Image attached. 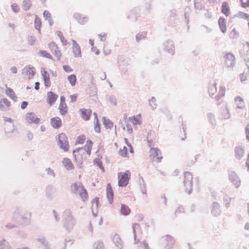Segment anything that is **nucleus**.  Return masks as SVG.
Returning <instances> with one entry per match:
<instances>
[{
  "mask_svg": "<svg viewBox=\"0 0 249 249\" xmlns=\"http://www.w3.org/2000/svg\"><path fill=\"white\" fill-rule=\"evenodd\" d=\"M93 142L90 140H88L87 141L86 144L84 147L77 148L73 151V155L74 157L75 161L78 163V164L81 165L82 163V158L79 155L75 154L76 152H78L79 154H84L86 152L87 154L89 155H90L91 150L92 147Z\"/></svg>",
  "mask_w": 249,
  "mask_h": 249,
  "instance_id": "nucleus-1",
  "label": "nucleus"
},
{
  "mask_svg": "<svg viewBox=\"0 0 249 249\" xmlns=\"http://www.w3.org/2000/svg\"><path fill=\"white\" fill-rule=\"evenodd\" d=\"M63 213L65 216L64 228L70 232L73 229L76 223V220L72 216L71 211L70 209H66Z\"/></svg>",
  "mask_w": 249,
  "mask_h": 249,
  "instance_id": "nucleus-2",
  "label": "nucleus"
},
{
  "mask_svg": "<svg viewBox=\"0 0 249 249\" xmlns=\"http://www.w3.org/2000/svg\"><path fill=\"white\" fill-rule=\"evenodd\" d=\"M118 68L122 76H128L130 74V63L128 58L121 57L118 60Z\"/></svg>",
  "mask_w": 249,
  "mask_h": 249,
  "instance_id": "nucleus-3",
  "label": "nucleus"
},
{
  "mask_svg": "<svg viewBox=\"0 0 249 249\" xmlns=\"http://www.w3.org/2000/svg\"><path fill=\"white\" fill-rule=\"evenodd\" d=\"M184 179L183 181L185 191L188 194H190L192 191L193 176L191 173L185 172L184 173Z\"/></svg>",
  "mask_w": 249,
  "mask_h": 249,
  "instance_id": "nucleus-4",
  "label": "nucleus"
},
{
  "mask_svg": "<svg viewBox=\"0 0 249 249\" xmlns=\"http://www.w3.org/2000/svg\"><path fill=\"white\" fill-rule=\"evenodd\" d=\"M4 121L9 123L5 124V132L6 136L9 138L14 136L16 134L13 120L7 117H4Z\"/></svg>",
  "mask_w": 249,
  "mask_h": 249,
  "instance_id": "nucleus-5",
  "label": "nucleus"
},
{
  "mask_svg": "<svg viewBox=\"0 0 249 249\" xmlns=\"http://www.w3.org/2000/svg\"><path fill=\"white\" fill-rule=\"evenodd\" d=\"M58 145L61 149L64 151H67L69 150V145L68 143V138L64 133L59 134L57 138Z\"/></svg>",
  "mask_w": 249,
  "mask_h": 249,
  "instance_id": "nucleus-6",
  "label": "nucleus"
},
{
  "mask_svg": "<svg viewBox=\"0 0 249 249\" xmlns=\"http://www.w3.org/2000/svg\"><path fill=\"white\" fill-rule=\"evenodd\" d=\"M120 175H122V176L119 180L118 185L120 187H125L127 185L130 178V172L127 170L123 173H119L118 174L119 178H120Z\"/></svg>",
  "mask_w": 249,
  "mask_h": 249,
  "instance_id": "nucleus-7",
  "label": "nucleus"
},
{
  "mask_svg": "<svg viewBox=\"0 0 249 249\" xmlns=\"http://www.w3.org/2000/svg\"><path fill=\"white\" fill-rule=\"evenodd\" d=\"M224 58L225 64L227 68H233L235 65V56L231 53H226Z\"/></svg>",
  "mask_w": 249,
  "mask_h": 249,
  "instance_id": "nucleus-8",
  "label": "nucleus"
},
{
  "mask_svg": "<svg viewBox=\"0 0 249 249\" xmlns=\"http://www.w3.org/2000/svg\"><path fill=\"white\" fill-rule=\"evenodd\" d=\"M164 50L171 55L175 53L174 42L172 40L168 39L165 41L163 44Z\"/></svg>",
  "mask_w": 249,
  "mask_h": 249,
  "instance_id": "nucleus-9",
  "label": "nucleus"
},
{
  "mask_svg": "<svg viewBox=\"0 0 249 249\" xmlns=\"http://www.w3.org/2000/svg\"><path fill=\"white\" fill-rule=\"evenodd\" d=\"M229 175L230 181L234 185L235 188H238L240 186L241 181L238 175L233 171H230Z\"/></svg>",
  "mask_w": 249,
  "mask_h": 249,
  "instance_id": "nucleus-10",
  "label": "nucleus"
},
{
  "mask_svg": "<svg viewBox=\"0 0 249 249\" xmlns=\"http://www.w3.org/2000/svg\"><path fill=\"white\" fill-rule=\"evenodd\" d=\"M48 46L53 54L57 57V60L59 61L61 56V53L57 45L54 42H52L49 44Z\"/></svg>",
  "mask_w": 249,
  "mask_h": 249,
  "instance_id": "nucleus-11",
  "label": "nucleus"
},
{
  "mask_svg": "<svg viewBox=\"0 0 249 249\" xmlns=\"http://www.w3.org/2000/svg\"><path fill=\"white\" fill-rule=\"evenodd\" d=\"M162 239L165 241L164 244H166L164 249H172L175 243V240L170 235H166Z\"/></svg>",
  "mask_w": 249,
  "mask_h": 249,
  "instance_id": "nucleus-12",
  "label": "nucleus"
},
{
  "mask_svg": "<svg viewBox=\"0 0 249 249\" xmlns=\"http://www.w3.org/2000/svg\"><path fill=\"white\" fill-rule=\"evenodd\" d=\"M71 41L72 43V53L74 57L75 58L81 57L82 54L80 46L75 40L72 39Z\"/></svg>",
  "mask_w": 249,
  "mask_h": 249,
  "instance_id": "nucleus-13",
  "label": "nucleus"
},
{
  "mask_svg": "<svg viewBox=\"0 0 249 249\" xmlns=\"http://www.w3.org/2000/svg\"><path fill=\"white\" fill-rule=\"evenodd\" d=\"M149 153L150 157L151 159H155L156 158L158 162H160L161 160L162 159V157L161 156H159V154H160L159 149L158 148L152 147L149 151Z\"/></svg>",
  "mask_w": 249,
  "mask_h": 249,
  "instance_id": "nucleus-14",
  "label": "nucleus"
},
{
  "mask_svg": "<svg viewBox=\"0 0 249 249\" xmlns=\"http://www.w3.org/2000/svg\"><path fill=\"white\" fill-rule=\"evenodd\" d=\"M73 17L79 24L82 25L86 24L88 21L89 18L87 16L79 13H74Z\"/></svg>",
  "mask_w": 249,
  "mask_h": 249,
  "instance_id": "nucleus-15",
  "label": "nucleus"
},
{
  "mask_svg": "<svg viewBox=\"0 0 249 249\" xmlns=\"http://www.w3.org/2000/svg\"><path fill=\"white\" fill-rule=\"evenodd\" d=\"M133 233L134 239V243L137 244L139 242V239L137 238L138 234H142V231L140 229V225L138 223H135L133 225Z\"/></svg>",
  "mask_w": 249,
  "mask_h": 249,
  "instance_id": "nucleus-16",
  "label": "nucleus"
},
{
  "mask_svg": "<svg viewBox=\"0 0 249 249\" xmlns=\"http://www.w3.org/2000/svg\"><path fill=\"white\" fill-rule=\"evenodd\" d=\"M58 97V95L55 94L53 91H49L47 94V103L52 106L55 102Z\"/></svg>",
  "mask_w": 249,
  "mask_h": 249,
  "instance_id": "nucleus-17",
  "label": "nucleus"
},
{
  "mask_svg": "<svg viewBox=\"0 0 249 249\" xmlns=\"http://www.w3.org/2000/svg\"><path fill=\"white\" fill-rule=\"evenodd\" d=\"M26 119L27 121L30 124L34 123L38 124L40 122V119L37 118L36 115L33 112L27 113Z\"/></svg>",
  "mask_w": 249,
  "mask_h": 249,
  "instance_id": "nucleus-18",
  "label": "nucleus"
},
{
  "mask_svg": "<svg viewBox=\"0 0 249 249\" xmlns=\"http://www.w3.org/2000/svg\"><path fill=\"white\" fill-rule=\"evenodd\" d=\"M41 73L42 76L45 86L47 87H50L51 83L50 80L49 74L47 71H45L44 68L41 69Z\"/></svg>",
  "mask_w": 249,
  "mask_h": 249,
  "instance_id": "nucleus-19",
  "label": "nucleus"
},
{
  "mask_svg": "<svg viewBox=\"0 0 249 249\" xmlns=\"http://www.w3.org/2000/svg\"><path fill=\"white\" fill-rule=\"evenodd\" d=\"M10 102L7 98H2L0 100V110L2 111H6L9 109Z\"/></svg>",
  "mask_w": 249,
  "mask_h": 249,
  "instance_id": "nucleus-20",
  "label": "nucleus"
},
{
  "mask_svg": "<svg viewBox=\"0 0 249 249\" xmlns=\"http://www.w3.org/2000/svg\"><path fill=\"white\" fill-rule=\"evenodd\" d=\"M216 84L215 82L211 83L209 84L208 86V92L209 96L211 98H214L215 94L217 92Z\"/></svg>",
  "mask_w": 249,
  "mask_h": 249,
  "instance_id": "nucleus-21",
  "label": "nucleus"
},
{
  "mask_svg": "<svg viewBox=\"0 0 249 249\" xmlns=\"http://www.w3.org/2000/svg\"><path fill=\"white\" fill-rule=\"evenodd\" d=\"M211 213L215 216L219 215L221 213L220 206L217 202H214L213 203Z\"/></svg>",
  "mask_w": 249,
  "mask_h": 249,
  "instance_id": "nucleus-22",
  "label": "nucleus"
},
{
  "mask_svg": "<svg viewBox=\"0 0 249 249\" xmlns=\"http://www.w3.org/2000/svg\"><path fill=\"white\" fill-rule=\"evenodd\" d=\"M107 196L110 204H112L113 200V192L110 184L108 183L107 186Z\"/></svg>",
  "mask_w": 249,
  "mask_h": 249,
  "instance_id": "nucleus-23",
  "label": "nucleus"
},
{
  "mask_svg": "<svg viewBox=\"0 0 249 249\" xmlns=\"http://www.w3.org/2000/svg\"><path fill=\"white\" fill-rule=\"evenodd\" d=\"M84 188V186L80 182H75L71 185L72 193L78 194Z\"/></svg>",
  "mask_w": 249,
  "mask_h": 249,
  "instance_id": "nucleus-24",
  "label": "nucleus"
},
{
  "mask_svg": "<svg viewBox=\"0 0 249 249\" xmlns=\"http://www.w3.org/2000/svg\"><path fill=\"white\" fill-rule=\"evenodd\" d=\"M51 123L53 128L57 129L61 127L62 122L60 118L56 117L51 119Z\"/></svg>",
  "mask_w": 249,
  "mask_h": 249,
  "instance_id": "nucleus-25",
  "label": "nucleus"
},
{
  "mask_svg": "<svg viewBox=\"0 0 249 249\" xmlns=\"http://www.w3.org/2000/svg\"><path fill=\"white\" fill-rule=\"evenodd\" d=\"M80 111L81 112L82 118L86 121L89 119L92 111L90 109H80Z\"/></svg>",
  "mask_w": 249,
  "mask_h": 249,
  "instance_id": "nucleus-26",
  "label": "nucleus"
},
{
  "mask_svg": "<svg viewBox=\"0 0 249 249\" xmlns=\"http://www.w3.org/2000/svg\"><path fill=\"white\" fill-rule=\"evenodd\" d=\"M226 89L224 86L220 87L218 93L214 96L215 101H218L225 96Z\"/></svg>",
  "mask_w": 249,
  "mask_h": 249,
  "instance_id": "nucleus-27",
  "label": "nucleus"
},
{
  "mask_svg": "<svg viewBox=\"0 0 249 249\" xmlns=\"http://www.w3.org/2000/svg\"><path fill=\"white\" fill-rule=\"evenodd\" d=\"M62 163L64 167L68 170H70L74 168L72 162L68 158H64L62 160Z\"/></svg>",
  "mask_w": 249,
  "mask_h": 249,
  "instance_id": "nucleus-28",
  "label": "nucleus"
},
{
  "mask_svg": "<svg viewBox=\"0 0 249 249\" xmlns=\"http://www.w3.org/2000/svg\"><path fill=\"white\" fill-rule=\"evenodd\" d=\"M235 157L237 160H240L244 155V150L241 147H236L235 150Z\"/></svg>",
  "mask_w": 249,
  "mask_h": 249,
  "instance_id": "nucleus-29",
  "label": "nucleus"
},
{
  "mask_svg": "<svg viewBox=\"0 0 249 249\" xmlns=\"http://www.w3.org/2000/svg\"><path fill=\"white\" fill-rule=\"evenodd\" d=\"M113 241L117 247L119 249H122L123 248V242L119 235H114L113 237Z\"/></svg>",
  "mask_w": 249,
  "mask_h": 249,
  "instance_id": "nucleus-30",
  "label": "nucleus"
},
{
  "mask_svg": "<svg viewBox=\"0 0 249 249\" xmlns=\"http://www.w3.org/2000/svg\"><path fill=\"white\" fill-rule=\"evenodd\" d=\"M31 216L30 213H27L24 214L20 215V219L22 221V224L24 225H28L30 223V217Z\"/></svg>",
  "mask_w": 249,
  "mask_h": 249,
  "instance_id": "nucleus-31",
  "label": "nucleus"
},
{
  "mask_svg": "<svg viewBox=\"0 0 249 249\" xmlns=\"http://www.w3.org/2000/svg\"><path fill=\"white\" fill-rule=\"evenodd\" d=\"M218 24L221 32L223 33H226L227 28L225 19L224 18H220L218 19Z\"/></svg>",
  "mask_w": 249,
  "mask_h": 249,
  "instance_id": "nucleus-32",
  "label": "nucleus"
},
{
  "mask_svg": "<svg viewBox=\"0 0 249 249\" xmlns=\"http://www.w3.org/2000/svg\"><path fill=\"white\" fill-rule=\"evenodd\" d=\"M23 72H25L27 75H31L32 76H34L35 74V70L34 67L32 66L31 65H29V66L25 68L23 70Z\"/></svg>",
  "mask_w": 249,
  "mask_h": 249,
  "instance_id": "nucleus-33",
  "label": "nucleus"
},
{
  "mask_svg": "<svg viewBox=\"0 0 249 249\" xmlns=\"http://www.w3.org/2000/svg\"><path fill=\"white\" fill-rule=\"evenodd\" d=\"M231 117L230 111L227 106L223 109L221 112V118L223 119H228Z\"/></svg>",
  "mask_w": 249,
  "mask_h": 249,
  "instance_id": "nucleus-34",
  "label": "nucleus"
},
{
  "mask_svg": "<svg viewBox=\"0 0 249 249\" xmlns=\"http://www.w3.org/2000/svg\"><path fill=\"white\" fill-rule=\"evenodd\" d=\"M236 107L238 108L242 109L244 107V102L243 99L240 96H237L234 99Z\"/></svg>",
  "mask_w": 249,
  "mask_h": 249,
  "instance_id": "nucleus-35",
  "label": "nucleus"
},
{
  "mask_svg": "<svg viewBox=\"0 0 249 249\" xmlns=\"http://www.w3.org/2000/svg\"><path fill=\"white\" fill-rule=\"evenodd\" d=\"M222 12L226 16H228L229 15L230 7L229 4L227 2L225 1L223 2L222 4Z\"/></svg>",
  "mask_w": 249,
  "mask_h": 249,
  "instance_id": "nucleus-36",
  "label": "nucleus"
},
{
  "mask_svg": "<svg viewBox=\"0 0 249 249\" xmlns=\"http://www.w3.org/2000/svg\"><path fill=\"white\" fill-rule=\"evenodd\" d=\"M6 93L7 96L10 97L15 102H16L17 101L18 97L15 95V92L11 88H7L6 89Z\"/></svg>",
  "mask_w": 249,
  "mask_h": 249,
  "instance_id": "nucleus-37",
  "label": "nucleus"
},
{
  "mask_svg": "<svg viewBox=\"0 0 249 249\" xmlns=\"http://www.w3.org/2000/svg\"><path fill=\"white\" fill-rule=\"evenodd\" d=\"M36 240L40 243L42 246L44 247L46 249H49V244L47 241L45 239L44 237H40L37 238Z\"/></svg>",
  "mask_w": 249,
  "mask_h": 249,
  "instance_id": "nucleus-38",
  "label": "nucleus"
},
{
  "mask_svg": "<svg viewBox=\"0 0 249 249\" xmlns=\"http://www.w3.org/2000/svg\"><path fill=\"white\" fill-rule=\"evenodd\" d=\"M55 189L53 187L49 186L46 188V196L49 198H52L53 196V193Z\"/></svg>",
  "mask_w": 249,
  "mask_h": 249,
  "instance_id": "nucleus-39",
  "label": "nucleus"
},
{
  "mask_svg": "<svg viewBox=\"0 0 249 249\" xmlns=\"http://www.w3.org/2000/svg\"><path fill=\"white\" fill-rule=\"evenodd\" d=\"M130 211V209L127 205L125 204H122L120 209V213L122 214L127 215L129 214Z\"/></svg>",
  "mask_w": 249,
  "mask_h": 249,
  "instance_id": "nucleus-40",
  "label": "nucleus"
},
{
  "mask_svg": "<svg viewBox=\"0 0 249 249\" xmlns=\"http://www.w3.org/2000/svg\"><path fill=\"white\" fill-rule=\"evenodd\" d=\"M147 33L145 32H142L138 33L136 36V40L137 42L144 39L146 37Z\"/></svg>",
  "mask_w": 249,
  "mask_h": 249,
  "instance_id": "nucleus-41",
  "label": "nucleus"
},
{
  "mask_svg": "<svg viewBox=\"0 0 249 249\" xmlns=\"http://www.w3.org/2000/svg\"><path fill=\"white\" fill-rule=\"evenodd\" d=\"M194 5L195 8L200 10L204 6V0H194Z\"/></svg>",
  "mask_w": 249,
  "mask_h": 249,
  "instance_id": "nucleus-42",
  "label": "nucleus"
},
{
  "mask_svg": "<svg viewBox=\"0 0 249 249\" xmlns=\"http://www.w3.org/2000/svg\"><path fill=\"white\" fill-rule=\"evenodd\" d=\"M32 6V1L31 0H24L22 3V7L24 11H28Z\"/></svg>",
  "mask_w": 249,
  "mask_h": 249,
  "instance_id": "nucleus-43",
  "label": "nucleus"
},
{
  "mask_svg": "<svg viewBox=\"0 0 249 249\" xmlns=\"http://www.w3.org/2000/svg\"><path fill=\"white\" fill-rule=\"evenodd\" d=\"M78 194H79L80 196L83 201H85L87 199L88 195L87 190L84 187L80 191Z\"/></svg>",
  "mask_w": 249,
  "mask_h": 249,
  "instance_id": "nucleus-44",
  "label": "nucleus"
},
{
  "mask_svg": "<svg viewBox=\"0 0 249 249\" xmlns=\"http://www.w3.org/2000/svg\"><path fill=\"white\" fill-rule=\"evenodd\" d=\"M60 114L64 116L68 112V108L66 104H60L58 107Z\"/></svg>",
  "mask_w": 249,
  "mask_h": 249,
  "instance_id": "nucleus-45",
  "label": "nucleus"
},
{
  "mask_svg": "<svg viewBox=\"0 0 249 249\" xmlns=\"http://www.w3.org/2000/svg\"><path fill=\"white\" fill-rule=\"evenodd\" d=\"M104 124L106 128H111L113 126V124L109 119H107L105 117L103 118Z\"/></svg>",
  "mask_w": 249,
  "mask_h": 249,
  "instance_id": "nucleus-46",
  "label": "nucleus"
},
{
  "mask_svg": "<svg viewBox=\"0 0 249 249\" xmlns=\"http://www.w3.org/2000/svg\"><path fill=\"white\" fill-rule=\"evenodd\" d=\"M232 199V197L229 196L227 195H225L223 197V202L226 208L230 207V203Z\"/></svg>",
  "mask_w": 249,
  "mask_h": 249,
  "instance_id": "nucleus-47",
  "label": "nucleus"
},
{
  "mask_svg": "<svg viewBox=\"0 0 249 249\" xmlns=\"http://www.w3.org/2000/svg\"><path fill=\"white\" fill-rule=\"evenodd\" d=\"M68 80L72 87L75 85L76 82V77L74 74H72L68 76Z\"/></svg>",
  "mask_w": 249,
  "mask_h": 249,
  "instance_id": "nucleus-48",
  "label": "nucleus"
},
{
  "mask_svg": "<svg viewBox=\"0 0 249 249\" xmlns=\"http://www.w3.org/2000/svg\"><path fill=\"white\" fill-rule=\"evenodd\" d=\"M152 0H144V7L146 11L149 12L151 9Z\"/></svg>",
  "mask_w": 249,
  "mask_h": 249,
  "instance_id": "nucleus-49",
  "label": "nucleus"
},
{
  "mask_svg": "<svg viewBox=\"0 0 249 249\" xmlns=\"http://www.w3.org/2000/svg\"><path fill=\"white\" fill-rule=\"evenodd\" d=\"M38 55H39L40 56H42L44 57H46L51 60H53L52 56L49 53H47V52L46 51L40 50L38 52Z\"/></svg>",
  "mask_w": 249,
  "mask_h": 249,
  "instance_id": "nucleus-50",
  "label": "nucleus"
},
{
  "mask_svg": "<svg viewBox=\"0 0 249 249\" xmlns=\"http://www.w3.org/2000/svg\"><path fill=\"white\" fill-rule=\"evenodd\" d=\"M94 249H104V243L101 240L97 241L94 244Z\"/></svg>",
  "mask_w": 249,
  "mask_h": 249,
  "instance_id": "nucleus-51",
  "label": "nucleus"
},
{
  "mask_svg": "<svg viewBox=\"0 0 249 249\" xmlns=\"http://www.w3.org/2000/svg\"><path fill=\"white\" fill-rule=\"evenodd\" d=\"M41 25V21L40 19L36 16L35 19V26L36 30L40 31V28Z\"/></svg>",
  "mask_w": 249,
  "mask_h": 249,
  "instance_id": "nucleus-52",
  "label": "nucleus"
},
{
  "mask_svg": "<svg viewBox=\"0 0 249 249\" xmlns=\"http://www.w3.org/2000/svg\"><path fill=\"white\" fill-rule=\"evenodd\" d=\"M0 249H10V247L6 240H3L0 242Z\"/></svg>",
  "mask_w": 249,
  "mask_h": 249,
  "instance_id": "nucleus-53",
  "label": "nucleus"
},
{
  "mask_svg": "<svg viewBox=\"0 0 249 249\" xmlns=\"http://www.w3.org/2000/svg\"><path fill=\"white\" fill-rule=\"evenodd\" d=\"M208 118L213 126H214L216 124V120L215 119L214 115L213 113H209L208 115Z\"/></svg>",
  "mask_w": 249,
  "mask_h": 249,
  "instance_id": "nucleus-54",
  "label": "nucleus"
},
{
  "mask_svg": "<svg viewBox=\"0 0 249 249\" xmlns=\"http://www.w3.org/2000/svg\"><path fill=\"white\" fill-rule=\"evenodd\" d=\"M156 101V98L154 97H151V98L149 100V104L153 109H155L157 107Z\"/></svg>",
  "mask_w": 249,
  "mask_h": 249,
  "instance_id": "nucleus-55",
  "label": "nucleus"
},
{
  "mask_svg": "<svg viewBox=\"0 0 249 249\" xmlns=\"http://www.w3.org/2000/svg\"><path fill=\"white\" fill-rule=\"evenodd\" d=\"M107 100L110 102V104L113 105L114 106H116L117 104L116 97L114 95H109L107 97Z\"/></svg>",
  "mask_w": 249,
  "mask_h": 249,
  "instance_id": "nucleus-56",
  "label": "nucleus"
},
{
  "mask_svg": "<svg viewBox=\"0 0 249 249\" xmlns=\"http://www.w3.org/2000/svg\"><path fill=\"white\" fill-rule=\"evenodd\" d=\"M45 172L47 175L50 177L54 178L55 176V174L54 171L51 168H47L45 169Z\"/></svg>",
  "mask_w": 249,
  "mask_h": 249,
  "instance_id": "nucleus-57",
  "label": "nucleus"
},
{
  "mask_svg": "<svg viewBox=\"0 0 249 249\" xmlns=\"http://www.w3.org/2000/svg\"><path fill=\"white\" fill-rule=\"evenodd\" d=\"M129 119L134 125L140 124L142 123V122H140L138 119L135 116L129 117Z\"/></svg>",
  "mask_w": 249,
  "mask_h": 249,
  "instance_id": "nucleus-58",
  "label": "nucleus"
},
{
  "mask_svg": "<svg viewBox=\"0 0 249 249\" xmlns=\"http://www.w3.org/2000/svg\"><path fill=\"white\" fill-rule=\"evenodd\" d=\"M93 162H94V164H96L97 166H98L99 167V168L103 170V171H104V168L102 165V161H101V160L99 159H98V158L95 159L93 160Z\"/></svg>",
  "mask_w": 249,
  "mask_h": 249,
  "instance_id": "nucleus-59",
  "label": "nucleus"
},
{
  "mask_svg": "<svg viewBox=\"0 0 249 249\" xmlns=\"http://www.w3.org/2000/svg\"><path fill=\"white\" fill-rule=\"evenodd\" d=\"M92 208H95L97 209L98 208V204H99V198L95 197L92 200Z\"/></svg>",
  "mask_w": 249,
  "mask_h": 249,
  "instance_id": "nucleus-60",
  "label": "nucleus"
},
{
  "mask_svg": "<svg viewBox=\"0 0 249 249\" xmlns=\"http://www.w3.org/2000/svg\"><path fill=\"white\" fill-rule=\"evenodd\" d=\"M127 148L126 146H124L123 149H120L119 150V154L120 155H121L122 156L124 157H125L126 156V155H127Z\"/></svg>",
  "mask_w": 249,
  "mask_h": 249,
  "instance_id": "nucleus-61",
  "label": "nucleus"
},
{
  "mask_svg": "<svg viewBox=\"0 0 249 249\" xmlns=\"http://www.w3.org/2000/svg\"><path fill=\"white\" fill-rule=\"evenodd\" d=\"M86 139V137L84 135L79 136L78 137L77 139L76 140V143L82 144L84 142V141Z\"/></svg>",
  "mask_w": 249,
  "mask_h": 249,
  "instance_id": "nucleus-62",
  "label": "nucleus"
},
{
  "mask_svg": "<svg viewBox=\"0 0 249 249\" xmlns=\"http://www.w3.org/2000/svg\"><path fill=\"white\" fill-rule=\"evenodd\" d=\"M241 5L244 8L249 7V0H240Z\"/></svg>",
  "mask_w": 249,
  "mask_h": 249,
  "instance_id": "nucleus-63",
  "label": "nucleus"
},
{
  "mask_svg": "<svg viewBox=\"0 0 249 249\" xmlns=\"http://www.w3.org/2000/svg\"><path fill=\"white\" fill-rule=\"evenodd\" d=\"M43 17L46 20L51 18V13L47 10H45L43 12Z\"/></svg>",
  "mask_w": 249,
  "mask_h": 249,
  "instance_id": "nucleus-64",
  "label": "nucleus"
}]
</instances>
